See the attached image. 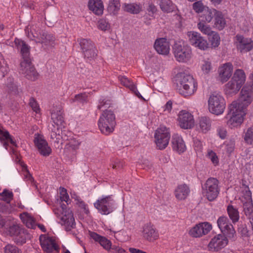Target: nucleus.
<instances>
[{
  "label": "nucleus",
  "instance_id": "obj_58",
  "mask_svg": "<svg viewBox=\"0 0 253 253\" xmlns=\"http://www.w3.org/2000/svg\"><path fill=\"white\" fill-rule=\"evenodd\" d=\"M86 99V96L84 94H79L75 95L73 101H78L81 102L85 101Z\"/></svg>",
  "mask_w": 253,
  "mask_h": 253
},
{
  "label": "nucleus",
  "instance_id": "obj_23",
  "mask_svg": "<svg viewBox=\"0 0 253 253\" xmlns=\"http://www.w3.org/2000/svg\"><path fill=\"white\" fill-rule=\"evenodd\" d=\"M32 35L34 39H32L29 34L28 37L32 40H35L37 42H40L45 45H52L54 43L55 38L51 34H47L44 32L42 34L40 32L33 33V32L32 31Z\"/></svg>",
  "mask_w": 253,
  "mask_h": 253
},
{
  "label": "nucleus",
  "instance_id": "obj_20",
  "mask_svg": "<svg viewBox=\"0 0 253 253\" xmlns=\"http://www.w3.org/2000/svg\"><path fill=\"white\" fill-rule=\"evenodd\" d=\"M235 42L237 49L241 53L248 52L253 48V41L251 38H246L243 36L237 35Z\"/></svg>",
  "mask_w": 253,
  "mask_h": 253
},
{
  "label": "nucleus",
  "instance_id": "obj_25",
  "mask_svg": "<svg viewBox=\"0 0 253 253\" xmlns=\"http://www.w3.org/2000/svg\"><path fill=\"white\" fill-rule=\"evenodd\" d=\"M142 235L149 241L155 240L159 236L157 231L151 223H146L143 226Z\"/></svg>",
  "mask_w": 253,
  "mask_h": 253
},
{
  "label": "nucleus",
  "instance_id": "obj_13",
  "mask_svg": "<svg viewBox=\"0 0 253 253\" xmlns=\"http://www.w3.org/2000/svg\"><path fill=\"white\" fill-rule=\"evenodd\" d=\"M189 42L194 47L201 50H206L209 47V43L201 35L196 31H189L187 33Z\"/></svg>",
  "mask_w": 253,
  "mask_h": 253
},
{
  "label": "nucleus",
  "instance_id": "obj_21",
  "mask_svg": "<svg viewBox=\"0 0 253 253\" xmlns=\"http://www.w3.org/2000/svg\"><path fill=\"white\" fill-rule=\"evenodd\" d=\"M228 241L224 235L218 234L213 237L208 245L210 251L217 252L225 247Z\"/></svg>",
  "mask_w": 253,
  "mask_h": 253
},
{
  "label": "nucleus",
  "instance_id": "obj_46",
  "mask_svg": "<svg viewBox=\"0 0 253 253\" xmlns=\"http://www.w3.org/2000/svg\"><path fill=\"white\" fill-rule=\"evenodd\" d=\"M245 142L253 146V127L249 128L244 135Z\"/></svg>",
  "mask_w": 253,
  "mask_h": 253
},
{
  "label": "nucleus",
  "instance_id": "obj_11",
  "mask_svg": "<svg viewBox=\"0 0 253 253\" xmlns=\"http://www.w3.org/2000/svg\"><path fill=\"white\" fill-rule=\"evenodd\" d=\"M8 234L13 237L17 244L22 245L26 243V240L30 238L26 230L23 228L19 224L13 223L7 229Z\"/></svg>",
  "mask_w": 253,
  "mask_h": 253
},
{
  "label": "nucleus",
  "instance_id": "obj_64",
  "mask_svg": "<svg viewBox=\"0 0 253 253\" xmlns=\"http://www.w3.org/2000/svg\"><path fill=\"white\" fill-rule=\"evenodd\" d=\"M147 10L149 12H151L152 14L155 13L157 11V8L153 4H149Z\"/></svg>",
  "mask_w": 253,
  "mask_h": 253
},
{
  "label": "nucleus",
  "instance_id": "obj_2",
  "mask_svg": "<svg viewBox=\"0 0 253 253\" xmlns=\"http://www.w3.org/2000/svg\"><path fill=\"white\" fill-rule=\"evenodd\" d=\"M177 84L179 93L185 97L194 94L198 88V84L192 76L182 73L177 75Z\"/></svg>",
  "mask_w": 253,
  "mask_h": 253
},
{
  "label": "nucleus",
  "instance_id": "obj_1",
  "mask_svg": "<svg viewBox=\"0 0 253 253\" xmlns=\"http://www.w3.org/2000/svg\"><path fill=\"white\" fill-rule=\"evenodd\" d=\"M231 79L224 86V92L228 96L236 94L246 81V75L241 69H236Z\"/></svg>",
  "mask_w": 253,
  "mask_h": 253
},
{
  "label": "nucleus",
  "instance_id": "obj_17",
  "mask_svg": "<svg viewBox=\"0 0 253 253\" xmlns=\"http://www.w3.org/2000/svg\"><path fill=\"white\" fill-rule=\"evenodd\" d=\"M34 143L42 155L46 157L51 154V148L48 146L47 141L42 135L38 133L35 134Z\"/></svg>",
  "mask_w": 253,
  "mask_h": 253
},
{
  "label": "nucleus",
  "instance_id": "obj_42",
  "mask_svg": "<svg viewBox=\"0 0 253 253\" xmlns=\"http://www.w3.org/2000/svg\"><path fill=\"white\" fill-rule=\"evenodd\" d=\"M199 126L203 132H206L209 131L211 126L210 119L206 117L201 118L199 121Z\"/></svg>",
  "mask_w": 253,
  "mask_h": 253
},
{
  "label": "nucleus",
  "instance_id": "obj_7",
  "mask_svg": "<svg viewBox=\"0 0 253 253\" xmlns=\"http://www.w3.org/2000/svg\"><path fill=\"white\" fill-rule=\"evenodd\" d=\"M226 107V102L223 96L219 93L211 94L208 99V109L213 114H222Z\"/></svg>",
  "mask_w": 253,
  "mask_h": 253
},
{
  "label": "nucleus",
  "instance_id": "obj_44",
  "mask_svg": "<svg viewBox=\"0 0 253 253\" xmlns=\"http://www.w3.org/2000/svg\"><path fill=\"white\" fill-rule=\"evenodd\" d=\"M203 22V21H200L197 24L198 29L203 34L210 36L213 31L211 30V27Z\"/></svg>",
  "mask_w": 253,
  "mask_h": 253
},
{
  "label": "nucleus",
  "instance_id": "obj_30",
  "mask_svg": "<svg viewBox=\"0 0 253 253\" xmlns=\"http://www.w3.org/2000/svg\"><path fill=\"white\" fill-rule=\"evenodd\" d=\"M87 6L88 9L96 15L103 13L104 5L101 0H89Z\"/></svg>",
  "mask_w": 253,
  "mask_h": 253
},
{
  "label": "nucleus",
  "instance_id": "obj_19",
  "mask_svg": "<svg viewBox=\"0 0 253 253\" xmlns=\"http://www.w3.org/2000/svg\"><path fill=\"white\" fill-rule=\"evenodd\" d=\"M177 120L179 126L182 128L189 129L194 126L193 116L185 110L179 112Z\"/></svg>",
  "mask_w": 253,
  "mask_h": 253
},
{
  "label": "nucleus",
  "instance_id": "obj_56",
  "mask_svg": "<svg viewBox=\"0 0 253 253\" xmlns=\"http://www.w3.org/2000/svg\"><path fill=\"white\" fill-rule=\"evenodd\" d=\"M193 146L196 152H201L203 149L202 142L198 139H194Z\"/></svg>",
  "mask_w": 253,
  "mask_h": 253
},
{
  "label": "nucleus",
  "instance_id": "obj_52",
  "mask_svg": "<svg viewBox=\"0 0 253 253\" xmlns=\"http://www.w3.org/2000/svg\"><path fill=\"white\" fill-rule=\"evenodd\" d=\"M98 28L102 31H106L110 29V24L104 19H101L98 21Z\"/></svg>",
  "mask_w": 253,
  "mask_h": 253
},
{
  "label": "nucleus",
  "instance_id": "obj_3",
  "mask_svg": "<svg viewBox=\"0 0 253 253\" xmlns=\"http://www.w3.org/2000/svg\"><path fill=\"white\" fill-rule=\"evenodd\" d=\"M245 111L237 102H232L228 107V112L225 116L227 125L233 128L240 126L244 121Z\"/></svg>",
  "mask_w": 253,
  "mask_h": 253
},
{
  "label": "nucleus",
  "instance_id": "obj_49",
  "mask_svg": "<svg viewBox=\"0 0 253 253\" xmlns=\"http://www.w3.org/2000/svg\"><path fill=\"white\" fill-rule=\"evenodd\" d=\"M60 193V201L65 202L68 205L70 203V198L68 194H67V190L66 189L63 187L59 188Z\"/></svg>",
  "mask_w": 253,
  "mask_h": 253
},
{
  "label": "nucleus",
  "instance_id": "obj_31",
  "mask_svg": "<svg viewBox=\"0 0 253 253\" xmlns=\"http://www.w3.org/2000/svg\"><path fill=\"white\" fill-rule=\"evenodd\" d=\"M122 8L125 12L132 14H138L143 10L142 5L136 2L124 3Z\"/></svg>",
  "mask_w": 253,
  "mask_h": 253
},
{
  "label": "nucleus",
  "instance_id": "obj_15",
  "mask_svg": "<svg viewBox=\"0 0 253 253\" xmlns=\"http://www.w3.org/2000/svg\"><path fill=\"white\" fill-rule=\"evenodd\" d=\"M211 229V223L207 222H201L192 227L188 233L192 237L200 238L208 234Z\"/></svg>",
  "mask_w": 253,
  "mask_h": 253
},
{
  "label": "nucleus",
  "instance_id": "obj_10",
  "mask_svg": "<svg viewBox=\"0 0 253 253\" xmlns=\"http://www.w3.org/2000/svg\"><path fill=\"white\" fill-rule=\"evenodd\" d=\"M173 53L176 60L179 62L187 63L192 57L191 48L188 44L175 43L173 47Z\"/></svg>",
  "mask_w": 253,
  "mask_h": 253
},
{
  "label": "nucleus",
  "instance_id": "obj_29",
  "mask_svg": "<svg viewBox=\"0 0 253 253\" xmlns=\"http://www.w3.org/2000/svg\"><path fill=\"white\" fill-rule=\"evenodd\" d=\"M14 43L17 47L20 49L21 54L22 56V60L21 61H30L31 59L29 57L30 46L23 41L18 39H15Z\"/></svg>",
  "mask_w": 253,
  "mask_h": 253
},
{
  "label": "nucleus",
  "instance_id": "obj_55",
  "mask_svg": "<svg viewBox=\"0 0 253 253\" xmlns=\"http://www.w3.org/2000/svg\"><path fill=\"white\" fill-rule=\"evenodd\" d=\"M30 105L32 110L37 114L40 113V108L37 102L33 98L30 100Z\"/></svg>",
  "mask_w": 253,
  "mask_h": 253
},
{
  "label": "nucleus",
  "instance_id": "obj_54",
  "mask_svg": "<svg viewBox=\"0 0 253 253\" xmlns=\"http://www.w3.org/2000/svg\"><path fill=\"white\" fill-rule=\"evenodd\" d=\"M84 57L87 58H94L96 55V49L94 46L83 51Z\"/></svg>",
  "mask_w": 253,
  "mask_h": 253
},
{
  "label": "nucleus",
  "instance_id": "obj_50",
  "mask_svg": "<svg viewBox=\"0 0 253 253\" xmlns=\"http://www.w3.org/2000/svg\"><path fill=\"white\" fill-rule=\"evenodd\" d=\"M207 7L201 1H196L193 4V9L197 13L203 12Z\"/></svg>",
  "mask_w": 253,
  "mask_h": 253
},
{
  "label": "nucleus",
  "instance_id": "obj_37",
  "mask_svg": "<svg viewBox=\"0 0 253 253\" xmlns=\"http://www.w3.org/2000/svg\"><path fill=\"white\" fill-rule=\"evenodd\" d=\"M159 5L161 9L164 12L170 13L175 9V5L171 0H160Z\"/></svg>",
  "mask_w": 253,
  "mask_h": 253
},
{
  "label": "nucleus",
  "instance_id": "obj_26",
  "mask_svg": "<svg viewBox=\"0 0 253 253\" xmlns=\"http://www.w3.org/2000/svg\"><path fill=\"white\" fill-rule=\"evenodd\" d=\"M171 144L172 149L179 154L183 153L186 149L185 144L182 137L177 134L172 135Z\"/></svg>",
  "mask_w": 253,
  "mask_h": 253
},
{
  "label": "nucleus",
  "instance_id": "obj_36",
  "mask_svg": "<svg viewBox=\"0 0 253 253\" xmlns=\"http://www.w3.org/2000/svg\"><path fill=\"white\" fill-rule=\"evenodd\" d=\"M217 13V10L215 9H210L209 7L206 8L201 15V19L200 21H203V22L210 23L213 17H215Z\"/></svg>",
  "mask_w": 253,
  "mask_h": 253
},
{
  "label": "nucleus",
  "instance_id": "obj_51",
  "mask_svg": "<svg viewBox=\"0 0 253 253\" xmlns=\"http://www.w3.org/2000/svg\"><path fill=\"white\" fill-rule=\"evenodd\" d=\"M80 44L83 52L89 48L93 46L91 41L87 39H82L80 40Z\"/></svg>",
  "mask_w": 253,
  "mask_h": 253
},
{
  "label": "nucleus",
  "instance_id": "obj_6",
  "mask_svg": "<svg viewBox=\"0 0 253 253\" xmlns=\"http://www.w3.org/2000/svg\"><path fill=\"white\" fill-rule=\"evenodd\" d=\"M53 209V212L60 219L61 224L67 231H70L75 226V219L72 211L65 204H61Z\"/></svg>",
  "mask_w": 253,
  "mask_h": 253
},
{
  "label": "nucleus",
  "instance_id": "obj_38",
  "mask_svg": "<svg viewBox=\"0 0 253 253\" xmlns=\"http://www.w3.org/2000/svg\"><path fill=\"white\" fill-rule=\"evenodd\" d=\"M120 6L119 0H110L107 10L110 14L116 15L120 9Z\"/></svg>",
  "mask_w": 253,
  "mask_h": 253
},
{
  "label": "nucleus",
  "instance_id": "obj_60",
  "mask_svg": "<svg viewBox=\"0 0 253 253\" xmlns=\"http://www.w3.org/2000/svg\"><path fill=\"white\" fill-rule=\"evenodd\" d=\"M112 250L115 253H127L124 249L118 246H113Z\"/></svg>",
  "mask_w": 253,
  "mask_h": 253
},
{
  "label": "nucleus",
  "instance_id": "obj_32",
  "mask_svg": "<svg viewBox=\"0 0 253 253\" xmlns=\"http://www.w3.org/2000/svg\"><path fill=\"white\" fill-rule=\"evenodd\" d=\"M190 189L187 185L180 184L177 186L174 190V195L178 200H184L189 195Z\"/></svg>",
  "mask_w": 253,
  "mask_h": 253
},
{
  "label": "nucleus",
  "instance_id": "obj_53",
  "mask_svg": "<svg viewBox=\"0 0 253 253\" xmlns=\"http://www.w3.org/2000/svg\"><path fill=\"white\" fill-rule=\"evenodd\" d=\"M4 253H21L20 250L13 245H7L4 248Z\"/></svg>",
  "mask_w": 253,
  "mask_h": 253
},
{
  "label": "nucleus",
  "instance_id": "obj_22",
  "mask_svg": "<svg viewBox=\"0 0 253 253\" xmlns=\"http://www.w3.org/2000/svg\"><path fill=\"white\" fill-rule=\"evenodd\" d=\"M233 66L230 62L221 64L218 68L219 80L222 83L227 82L233 74Z\"/></svg>",
  "mask_w": 253,
  "mask_h": 253
},
{
  "label": "nucleus",
  "instance_id": "obj_4",
  "mask_svg": "<svg viewBox=\"0 0 253 253\" xmlns=\"http://www.w3.org/2000/svg\"><path fill=\"white\" fill-rule=\"evenodd\" d=\"M116 125V116L111 110L106 109L101 114L98 121V127L101 132L109 135L113 132Z\"/></svg>",
  "mask_w": 253,
  "mask_h": 253
},
{
  "label": "nucleus",
  "instance_id": "obj_18",
  "mask_svg": "<svg viewBox=\"0 0 253 253\" xmlns=\"http://www.w3.org/2000/svg\"><path fill=\"white\" fill-rule=\"evenodd\" d=\"M41 245L43 250L46 253H56L58 252V246L54 239L47 235H41L40 237Z\"/></svg>",
  "mask_w": 253,
  "mask_h": 253
},
{
  "label": "nucleus",
  "instance_id": "obj_39",
  "mask_svg": "<svg viewBox=\"0 0 253 253\" xmlns=\"http://www.w3.org/2000/svg\"><path fill=\"white\" fill-rule=\"evenodd\" d=\"M228 214L233 223H236L239 219V213L237 209L235 208L232 205H228L227 208Z\"/></svg>",
  "mask_w": 253,
  "mask_h": 253
},
{
  "label": "nucleus",
  "instance_id": "obj_24",
  "mask_svg": "<svg viewBox=\"0 0 253 253\" xmlns=\"http://www.w3.org/2000/svg\"><path fill=\"white\" fill-rule=\"evenodd\" d=\"M154 47L159 54L167 55L169 52V43L166 38L157 39L155 42Z\"/></svg>",
  "mask_w": 253,
  "mask_h": 253
},
{
  "label": "nucleus",
  "instance_id": "obj_59",
  "mask_svg": "<svg viewBox=\"0 0 253 253\" xmlns=\"http://www.w3.org/2000/svg\"><path fill=\"white\" fill-rule=\"evenodd\" d=\"M217 133L221 139H224L227 135V131L224 128H219L217 129Z\"/></svg>",
  "mask_w": 253,
  "mask_h": 253
},
{
  "label": "nucleus",
  "instance_id": "obj_28",
  "mask_svg": "<svg viewBox=\"0 0 253 253\" xmlns=\"http://www.w3.org/2000/svg\"><path fill=\"white\" fill-rule=\"evenodd\" d=\"M252 101L253 97L251 94L246 90L245 87H243L241 90L239 99L234 102H238L239 105L245 110L246 106H248Z\"/></svg>",
  "mask_w": 253,
  "mask_h": 253
},
{
  "label": "nucleus",
  "instance_id": "obj_62",
  "mask_svg": "<svg viewBox=\"0 0 253 253\" xmlns=\"http://www.w3.org/2000/svg\"><path fill=\"white\" fill-rule=\"evenodd\" d=\"M164 111L168 113L170 112L172 109V102L170 101L167 102L165 105L163 107Z\"/></svg>",
  "mask_w": 253,
  "mask_h": 253
},
{
  "label": "nucleus",
  "instance_id": "obj_45",
  "mask_svg": "<svg viewBox=\"0 0 253 253\" xmlns=\"http://www.w3.org/2000/svg\"><path fill=\"white\" fill-rule=\"evenodd\" d=\"M209 36V40L211 42V46L214 48L217 47L220 42V38L219 35L214 31Z\"/></svg>",
  "mask_w": 253,
  "mask_h": 253
},
{
  "label": "nucleus",
  "instance_id": "obj_63",
  "mask_svg": "<svg viewBox=\"0 0 253 253\" xmlns=\"http://www.w3.org/2000/svg\"><path fill=\"white\" fill-rule=\"evenodd\" d=\"M23 170L25 171L26 173L25 174V178L28 180L31 181L32 179V176L27 170V167L26 166L24 165L23 166Z\"/></svg>",
  "mask_w": 253,
  "mask_h": 253
},
{
  "label": "nucleus",
  "instance_id": "obj_27",
  "mask_svg": "<svg viewBox=\"0 0 253 253\" xmlns=\"http://www.w3.org/2000/svg\"><path fill=\"white\" fill-rule=\"evenodd\" d=\"M89 235L91 238L99 243L100 246L107 251H110L112 249V242L106 237L93 232H90Z\"/></svg>",
  "mask_w": 253,
  "mask_h": 253
},
{
  "label": "nucleus",
  "instance_id": "obj_41",
  "mask_svg": "<svg viewBox=\"0 0 253 253\" xmlns=\"http://www.w3.org/2000/svg\"><path fill=\"white\" fill-rule=\"evenodd\" d=\"M200 68L204 74H209L212 69L211 62L210 59H207L202 60L201 63Z\"/></svg>",
  "mask_w": 253,
  "mask_h": 253
},
{
  "label": "nucleus",
  "instance_id": "obj_8",
  "mask_svg": "<svg viewBox=\"0 0 253 253\" xmlns=\"http://www.w3.org/2000/svg\"><path fill=\"white\" fill-rule=\"evenodd\" d=\"M218 181L215 178H208L202 186V193L209 201H213L219 193Z\"/></svg>",
  "mask_w": 253,
  "mask_h": 253
},
{
  "label": "nucleus",
  "instance_id": "obj_33",
  "mask_svg": "<svg viewBox=\"0 0 253 253\" xmlns=\"http://www.w3.org/2000/svg\"><path fill=\"white\" fill-rule=\"evenodd\" d=\"M118 78L121 84L129 88L139 98L144 100V98L137 90L135 84L125 76H119Z\"/></svg>",
  "mask_w": 253,
  "mask_h": 253
},
{
  "label": "nucleus",
  "instance_id": "obj_40",
  "mask_svg": "<svg viewBox=\"0 0 253 253\" xmlns=\"http://www.w3.org/2000/svg\"><path fill=\"white\" fill-rule=\"evenodd\" d=\"M226 21L222 13L217 11L215 16L214 25L218 30H222L226 25Z\"/></svg>",
  "mask_w": 253,
  "mask_h": 253
},
{
  "label": "nucleus",
  "instance_id": "obj_9",
  "mask_svg": "<svg viewBox=\"0 0 253 253\" xmlns=\"http://www.w3.org/2000/svg\"><path fill=\"white\" fill-rule=\"evenodd\" d=\"M94 206L101 214L107 215L115 209L116 204L111 196H102L94 203Z\"/></svg>",
  "mask_w": 253,
  "mask_h": 253
},
{
  "label": "nucleus",
  "instance_id": "obj_57",
  "mask_svg": "<svg viewBox=\"0 0 253 253\" xmlns=\"http://www.w3.org/2000/svg\"><path fill=\"white\" fill-rule=\"evenodd\" d=\"M234 148H235V143L233 141L230 140L229 142H226V150L227 152L231 153L234 150Z\"/></svg>",
  "mask_w": 253,
  "mask_h": 253
},
{
  "label": "nucleus",
  "instance_id": "obj_16",
  "mask_svg": "<svg viewBox=\"0 0 253 253\" xmlns=\"http://www.w3.org/2000/svg\"><path fill=\"white\" fill-rule=\"evenodd\" d=\"M20 72L28 79L31 81L36 80L39 76V74L32 64L31 60L21 62Z\"/></svg>",
  "mask_w": 253,
  "mask_h": 253
},
{
  "label": "nucleus",
  "instance_id": "obj_14",
  "mask_svg": "<svg viewBox=\"0 0 253 253\" xmlns=\"http://www.w3.org/2000/svg\"><path fill=\"white\" fill-rule=\"evenodd\" d=\"M218 227L221 232L229 238H233L236 235V231L229 219L226 216L219 217L217 220Z\"/></svg>",
  "mask_w": 253,
  "mask_h": 253
},
{
  "label": "nucleus",
  "instance_id": "obj_43",
  "mask_svg": "<svg viewBox=\"0 0 253 253\" xmlns=\"http://www.w3.org/2000/svg\"><path fill=\"white\" fill-rule=\"evenodd\" d=\"M81 144V141L80 139L73 137L68 140L66 146L67 149L70 150L75 151L79 148Z\"/></svg>",
  "mask_w": 253,
  "mask_h": 253
},
{
  "label": "nucleus",
  "instance_id": "obj_5",
  "mask_svg": "<svg viewBox=\"0 0 253 253\" xmlns=\"http://www.w3.org/2000/svg\"><path fill=\"white\" fill-rule=\"evenodd\" d=\"M51 117L53 124L49 128L50 131V137L52 139L55 138L56 141L59 142L61 129L65 126L63 111L60 108L54 107L51 111Z\"/></svg>",
  "mask_w": 253,
  "mask_h": 253
},
{
  "label": "nucleus",
  "instance_id": "obj_12",
  "mask_svg": "<svg viewBox=\"0 0 253 253\" xmlns=\"http://www.w3.org/2000/svg\"><path fill=\"white\" fill-rule=\"evenodd\" d=\"M155 143L159 149H165L169 144L170 134L169 130L165 126H160L155 133Z\"/></svg>",
  "mask_w": 253,
  "mask_h": 253
},
{
  "label": "nucleus",
  "instance_id": "obj_61",
  "mask_svg": "<svg viewBox=\"0 0 253 253\" xmlns=\"http://www.w3.org/2000/svg\"><path fill=\"white\" fill-rule=\"evenodd\" d=\"M72 198H74L77 204H80V206L85 209L86 205L85 203L81 199V198L76 195L72 196Z\"/></svg>",
  "mask_w": 253,
  "mask_h": 253
},
{
  "label": "nucleus",
  "instance_id": "obj_47",
  "mask_svg": "<svg viewBox=\"0 0 253 253\" xmlns=\"http://www.w3.org/2000/svg\"><path fill=\"white\" fill-rule=\"evenodd\" d=\"M206 157L207 158H208L209 160H211V161L212 162V164L214 166H217L219 164V159L214 151L212 150L209 149L207 151V153L206 154Z\"/></svg>",
  "mask_w": 253,
  "mask_h": 253
},
{
  "label": "nucleus",
  "instance_id": "obj_34",
  "mask_svg": "<svg viewBox=\"0 0 253 253\" xmlns=\"http://www.w3.org/2000/svg\"><path fill=\"white\" fill-rule=\"evenodd\" d=\"M20 218L28 228L34 229L37 225L34 218L27 212H23L20 214Z\"/></svg>",
  "mask_w": 253,
  "mask_h": 253
},
{
  "label": "nucleus",
  "instance_id": "obj_48",
  "mask_svg": "<svg viewBox=\"0 0 253 253\" xmlns=\"http://www.w3.org/2000/svg\"><path fill=\"white\" fill-rule=\"evenodd\" d=\"M12 192L8 190H4L2 192L0 193V199L9 203L13 198Z\"/></svg>",
  "mask_w": 253,
  "mask_h": 253
},
{
  "label": "nucleus",
  "instance_id": "obj_35",
  "mask_svg": "<svg viewBox=\"0 0 253 253\" xmlns=\"http://www.w3.org/2000/svg\"><path fill=\"white\" fill-rule=\"evenodd\" d=\"M246 194L247 202L243 205L244 211L247 216H250L253 212L252 195L250 191H247Z\"/></svg>",
  "mask_w": 253,
  "mask_h": 253
}]
</instances>
